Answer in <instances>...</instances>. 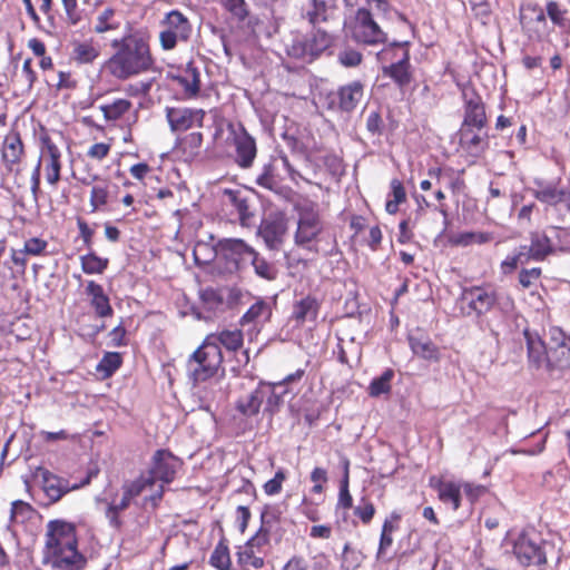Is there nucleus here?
<instances>
[{
	"mask_svg": "<svg viewBox=\"0 0 570 570\" xmlns=\"http://www.w3.org/2000/svg\"><path fill=\"white\" fill-rule=\"evenodd\" d=\"M151 40L148 27L129 28L120 38L112 39L114 51L104 63L106 73L115 80L127 81L155 71L157 59Z\"/></svg>",
	"mask_w": 570,
	"mask_h": 570,
	"instance_id": "nucleus-1",
	"label": "nucleus"
},
{
	"mask_svg": "<svg viewBox=\"0 0 570 570\" xmlns=\"http://www.w3.org/2000/svg\"><path fill=\"white\" fill-rule=\"evenodd\" d=\"M42 564L58 570H83L88 560L79 550L77 524L52 519L46 524Z\"/></svg>",
	"mask_w": 570,
	"mask_h": 570,
	"instance_id": "nucleus-2",
	"label": "nucleus"
},
{
	"mask_svg": "<svg viewBox=\"0 0 570 570\" xmlns=\"http://www.w3.org/2000/svg\"><path fill=\"white\" fill-rule=\"evenodd\" d=\"M335 37L320 27L294 29L283 39L286 56L301 63H312L334 45Z\"/></svg>",
	"mask_w": 570,
	"mask_h": 570,
	"instance_id": "nucleus-3",
	"label": "nucleus"
},
{
	"mask_svg": "<svg viewBox=\"0 0 570 570\" xmlns=\"http://www.w3.org/2000/svg\"><path fill=\"white\" fill-rule=\"evenodd\" d=\"M41 171L45 179L51 188H57L61 180L62 153L59 146L53 141L48 131L42 130L39 136V158L31 173L30 189L33 198L37 200L41 193Z\"/></svg>",
	"mask_w": 570,
	"mask_h": 570,
	"instance_id": "nucleus-4",
	"label": "nucleus"
},
{
	"mask_svg": "<svg viewBox=\"0 0 570 570\" xmlns=\"http://www.w3.org/2000/svg\"><path fill=\"white\" fill-rule=\"evenodd\" d=\"M223 363L222 348L204 338L186 362L188 380L197 386L215 377H223L225 375Z\"/></svg>",
	"mask_w": 570,
	"mask_h": 570,
	"instance_id": "nucleus-5",
	"label": "nucleus"
},
{
	"mask_svg": "<svg viewBox=\"0 0 570 570\" xmlns=\"http://www.w3.org/2000/svg\"><path fill=\"white\" fill-rule=\"evenodd\" d=\"M379 58L389 62L382 67L383 77L391 79L400 91H405L414 79L410 42H393L380 52Z\"/></svg>",
	"mask_w": 570,
	"mask_h": 570,
	"instance_id": "nucleus-6",
	"label": "nucleus"
},
{
	"mask_svg": "<svg viewBox=\"0 0 570 570\" xmlns=\"http://www.w3.org/2000/svg\"><path fill=\"white\" fill-rule=\"evenodd\" d=\"M203 249H208L206 243H198L193 250L195 262L198 265H206L217 257L224 262L225 268L228 272L239 271L242 265L250 259L255 250L240 238H223L218 240L212 249L213 253L204 261L199 256Z\"/></svg>",
	"mask_w": 570,
	"mask_h": 570,
	"instance_id": "nucleus-7",
	"label": "nucleus"
},
{
	"mask_svg": "<svg viewBox=\"0 0 570 570\" xmlns=\"http://www.w3.org/2000/svg\"><path fill=\"white\" fill-rule=\"evenodd\" d=\"M297 227L294 233V244L314 254L320 253V243L325 233V223L317 204L307 203L298 205Z\"/></svg>",
	"mask_w": 570,
	"mask_h": 570,
	"instance_id": "nucleus-8",
	"label": "nucleus"
},
{
	"mask_svg": "<svg viewBox=\"0 0 570 570\" xmlns=\"http://www.w3.org/2000/svg\"><path fill=\"white\" fill-rule=\"evenodd\" d=\"M159 26L158 41L164 51H171L179 43H186L191 38V21L178 9H173L165 13Z\"/></svg>",
	"mask_w": 570,
	"mask_h": 570,
	"instance_id": "nucleus-9",
	"label": "nucleus"
},
{
	"mask_svg": "<svg viewBox=\"0 0 570 570\" xmlns=\"http://www.w3.org/2000/svg\"><path fill=\"white\" fill-rule=\"evenodd\" d=\"M460 302L468 307L466 315L481 317L493 311L500 301V294L491 283L463 287Z\"/></svg>",
	"mask_w": 570,
	"mask_h": 570,
	"instance_id": "nucleus-10",
	"label": "nucleus"
},
{
	"mask_svg": "<svg viewBox=\"0 0 570 570\" xmlns=\"http://www.w3.org/2000/svg\"><path fill=\"white\" fill-rule=\"evenodd\" d=\"M348 28L352 39L358 45L376 46L384 43L387 39L386 32L376 22L368 8H358Z\"/></svg>",
	"mask_w": 570,
	"mask_h": 570,
	"instance_id": "nucleus-11",
	"label": "nucleus"
},
{
	"mask_svg": "<svg viewBox=\"0 0 570 570\" xmlns=\"http://www.w3.org/2000/svg\"><path fill=\"white\" fill-rule=\"evenodd\" d=\"M27 151L20 132L16 129L4 135L0 144V166L4 176H19L22 173Z\"/></svg>",
	"mask_w": 570,
	"mask_h": 570,
	"instance_id": "nucleus-12",
	"label": "nucleus"
},
{
	"mask_svg": "<svg viewBox=\"0 0 570 570\" xmlns=\"http://www.w3.org/2000/svg\"><path fill=\"white\" fill-rule=\"evenodd\" d=\"M519 22L522 33L529 40L542 41L550 35L546 8L538 2L528 1L520 6Z\"/></svg>",
	"mask_w": 570,
	"mask_h": 570,
	"instance_id": "nucleus-13",
	"label": "nucleus"
},
{
	"mask_svg": "<svg viewBox=\"0 0 570 570\" xmlns=\"http://www.w3.org/2000/svg\"><path fill=\"white\" fill-rule=\"evenodd\" d=\"M227 130L236 153L235 163L240 168H250L257 155L255 138L249 135L243 124L228 122Z\"/></svg>",
	"mask_w": 570,
	"mask_h": 570,
	"instance_id": "nucleus-14",
	"label": "nucleus"
},
{
	"mask_svg": "<svg viewBox=\"0 0 570 570\" xmlns=\"http://www.w3.org/2000/svg\"><path fill=\"white\" fill-rule=\"evenodd\" d=\"M165 116L171 132H186L193 128L203 127L206 111L200 108L167 106Z\"/></svg>",
	"mask_w": 570,
	"mask_h": 570,
	"instance_id": "nucleus-15",
	"label": "nucleus"
},
{
	"mask_svg": "<svg viewBox=\"0 0 570 570\" xmlns=\"http://www.w3.org/2000/svg\"><path fill=\"white\" fill-rule=\"evenodd\" d=\"M512 553L522 567L543 566L548 561L543 541L538 542L525 532L513 541Z\"/></svg>",
	"mask_w": 570,
	"mask_h": 570,
	"instance_id": "nucleus-16",
	"label": "nucleus"
},
{
	"mask_svg": "<svg viewBox=\"0 0 570 570\" xmlns=\"http://www.w3.org/2000/svg\"><path fill=\"white\" fill-rule=\"evenodd\" d=\"M570 368V335L561 327L549 328V371Z\"/></svg>",
	"mask_w": 570,
	"mask_h": 570,
	"instance_id": "nucleus-17",
	"label": "nucleus"
},
{
	"mask_svg": "<svg viewBox=\"0 0 570 570\" xmlns=\"http://www.w3.org/2000/svg\"><path fill=\"white\" fill-rule=\"evenodd\" d=\"M183 466V461L174 455L169 450H157L151 458V465L148 471V478L155 482L161 481L163 483H171L177 474V471Z\"/></svg>",
	"mask_w": 570,
	"mask_h": 570,
	"instance_id": "nucleus-18",
	"label": "nucleus"
},
{
	"mask_svg": "<svg viewBox=\"0 0 570 570\" xmlns=\"http://www.w3.org/2000/svg\"><path fill=\"white\" fill-rule=\"evenodd\" d=\"M462 100L464 115L461 125L474 126L476 130H482L488 124L482 97L472 86H464L462 88Z\"/></svg>",
	"mask_w": 570,
	"mask_h": 570,
	"instance_id": "nucleus-19",
	"label": "nucleus"
},
{
	"mask_svg": "<svg viewBox=\"0 0 570 570\" xmlns=\"http://www.w3.org/2000/svg\"><path fill=\"white\" fill-rule=\"evenodd\" d=\"M269 544L252 537L236 551L237 564L242 570H261L266 564L267 551Z\"/></svg>",
	"mask_w": 570,
	"mask_h": 570,
	"instance_id": "nucleus-20",
	"label": "nucleus"
},
{
	"mask_svg": "<svg viewBox=\"0 0 570 570\" xmlns=\"http://www.w3.org/2000/svg\"><path fill=\"white\" fill-rule=\"evenodd\" d=\"M39 475L41 478V489L48 499L49 505L59 502L66 494L81 487V484L71 485L68 479L59 476L47 469L40 468ZM88 482V480L85 481L82 485Z\"/></svg>",
	"mask_w": 570,
	"mask_h": 570,
	"instance_id": "nucleus-21",
	"label": "nucleus"
},
{
	"mask_svg": "<svg viewBox=\"0 0 570 570\" xmlns=\"http://www.w3.org/2000/svg\"><path fill=\"white\" fill-rule=\"evenodd\" d=\"M365 85L361 80H353L348 83L340 86L333 94L331 107L342 112H353L364 98Z\"/></svg>",
	"mask_w": 570,
	"mask_h": 570,
	"instance_id": "nucleus-22",
	"label": "nucleus"
},
{
	"mask_svg": "<svg viewBox=\"0 0 570 570\" xmlns=\"http://www.w3.org/2000/svg\"><path fill=\"white\" fill-rule=\"evenodd\" d=\"M534 184L537 188L533 189L532 195L537 200L553 207L563 204L570 212V187H561L560 181L535 180Z\"/></svg>",
	"mask_w": 570,
	"mask_h": 570,
	"instance_id": "nucleus-23",
	"label": "nucleus"
},
{
	"mask_svg": "<svg viewBox=\"0 0 570 570\" xmlns=\"http://www.w3.org/2000/svg\"><path fill=\"white\" fill-rule=\"evenodd\" d=\"M79 183L85 186L96 183L89 195L90 212H106L111 199V183L108 179H101L98 175L80 177Z\"/></svg>",
	"mask_w": 570,
	"mask_h": 570,
	"instance_id": "nucleus-24",
	"label": "nucleus"
},
{
	"mask_svg": "<svg viewBox=\"0 0 570 570\" xmlns=\"http://www.w3.org/2000/svg\"><path fill=\"white\" fill-rule=\"evenodd\" d=\"M474 126L461 125L458 131L459 147L468 156L478 158L489 149L488 136L480 135Z\"/></svg>",
	"mask_w": 570,
	"mask_h": 570,
	"instance_id": "nucleus-25",
	"label": "nucleus"
},
{
	"mask_svg": "<svg viewBox=\"0 0 570 570\" xmlns=\"http://www.w3.org/2000/svg\"><path fill=\"white\" fill-rule=\"evenodd\" d=\"M204 135L199 130L180 135L176 138L173 153L181 160L191 163L202 154Z\"/></svg>",
	"mask_w": 570,
	"mask_h": 570,
	"instance_id": "nucleus-26",
	"label": "nucleus"
},
{
	"mask_svg": "<svg viewBox=\"0 0 570 570\" xmlns=\"http://www.w3.org/2000/svg\"><path fill=\"white\" fill-rule=\"evenodd\" d=\"M429 487L438 492V499L443 504H450L453 511H458L462 504V484L444 480L442 476L432 475Z\"/></svg>",
	"mask_w": 570,
	"mask_h": 570,
	"instance_id": "nucleus-27",
	"label": "nucleus"
},
{
	"mask_svg": "<svg viewBox=\"0 0 570 570\" xmlns=\"http://www.w3.org/2000/svg\"><path fill=\"white\" fill-rule=\"evenodd\" d=\"M523 335L527 343L528 363L530 367L539 370L543 365L549 370V347L537 332L525 328Z\"/></svg>",
	"mask_w": 570,
	"mask_h": 570,
	"instance_id": "nucleus-28",
	"label": "nucleus"
},
{
	"mask_svg": "<svg viewBox=\"0 0 570 570\" xmlns=\"http://www.w3.org/2000/svg\"><path fill=\"white\" fill-rule=\"evenodd\" d=\"M407 341L414 355L426 361L438 362L440 360L439 347L432 342L424 330L417 327L411 331L407 335Z\"/></svg>",
	"mask_w": 570,
	"mask_h": 570,
	"instance_id": "nucleus-29",
	"label": "nucleus"
},
{
	"mask_svg": "<svg viewBox=\"0 0 570 570\" xmlns=\"http://www.w3.org/2000/svg\"><path fill=\"white\" fill-rule=\"evenodd\" d=\"M570 0H547L544 3L548 20L562 35H570Z\"/></svg>",
	"mask_w": 570,
	"mask_h": 570,
	"instance_id": "nucleus-30",
	"label": "nucleus"
},
{
	"mask_svg": "<svg viewBox=\"0 0 570 570\" xmlns=\"http://www.w3.org/2000/svg\"><path fill=\"white\" fill-rule=\"evenodd\" d=\"M106 121L116 122L124 120L127 116L132 115V121L138 119V109L134 108L132 102L127 98H114L99 106Z\"/></svg>",
	"mask_w": 570,
	"mask_h": 570,
	"instance_id": "nucleus-31",
	"label": "nucleus"
},
{
	"mask_svg": "<svg viewBox=\"0 0 570 570\" xmlns=\"http://www.w3.org/2000/svg\"><path fill=\"white\" fill-rule=\"evenodd\" d=\"M321 306L322 303L316 296L307 294L294 302L291 317L299 325L306 322H315L318 317Z\"/></svg>",
	"mask_w": 570,
	"mask_h": 570,
	"instance_id": "nucleus-32",
	"label": "nucleus"
},
{
	"mask_svg": "<svg viewBox=\"0 0 570 570\" xmlns=\"http://www.w3.org/2000/svg\"><path fill=\"white\" fill-rule=\"evenodd\" d=\"M214 346H223L227 352L237 353L244 346V333L240 328H223L205 336Z\"/></svg>",
	"mask_w": 570,
	"mask_h": 570,
	"instance_id": "nucleus-33",
	"label": "nucleus"
},
{
	"mask_svg": "<svg viewBox=\"0 0 570 570\" xmlns=\"http://www.w3.org/2000/svg\"><path fill=\"white\" fill-rule=\"evenodd\" d=\"M281 515L277 507H265L261 513V527L253 537L269 544L272 535L279 530Z\"/></svg>",
	"mask_w": 570,
	"mask_h": 570,
	"instance_id": "nucleus-34",
	"label": "nucleus"
},
{
	"mask_svg": "<svg viewBox=\"0 0 570 570\" xmlns=\"http://www.w3.org/2000/svg\"><path fill=\"white\" fill-rule=\"evenodd\" d=\"M86 294L90 296V305L95 314L100 317H110L114 314L109 297L105 294L104 287L95 281H88Z\"/></svg>",
	"mask_w": 570,
	"mask_h": 570,
	"instance_id": "nucleus-35",
	"label": "nucleus"
},
{
	"mask_svg": "<svg viewBox=\"0 0 570 570\" xmlns=\"http://www.w3.org/2000/svg\"><path fill=\"white\" fill-rule=\"evenodd\" d=\"M530 248L533 262H543L548 256L557 252V245L552 237L546 233H532Z\"/></svg>",
	"mask_w": 570,
	"mask_h": 570,
	"instance_id": "nucleus-36",
	"label": "nucleus"
},
{
	"mask_svg": "<svg viewBox=\"0 0 570 570\" xmlns=\"http://www.w3.org/2000/svg\"><path fill=\"white\" fill-rule=\"evenodd\" d=\"M175 80L184 89L186 97L194 98L198 95L200 90V73L193 62H188L175 77Z\"/></svg>",
	"mask_w": 570,
	"mask_h": 570,
	"instance_id": "nucleus-37",
	"label": "nucleus"
},
{
	"mask_svg": "<svg viewBox=\"0 0 570 570\" xmlns=\"http://www.w3.org/2000/svg\"><path fill=\"white\" fill-rule=\"evenodd\" d=\"M267 392L268 387L265 384H259L250 394L237 401L236 409L245 416L258 414Z\"/></svg>",
	"mask_w": 570,
	"mask_h": 570,
	"instance_id": "nucleus-38",
	"label": "nucleus"
},
{
	"mask_svg": "<svg viewBox=\"0 0 570 570\" xmlns=\"http://www.w3.org/2000/svg\"><path fill=\"white\" fill-rule=\"evenodd\" d=\"M287 226L283 218L264 220L259 227V234L271 248L276 247L283 242Z\"/></svg>",
	"mask_w": 570,
	"mask_h": 570,
	"instance_id": "nucleus-39",
	"label": "nucleus"
},
{
	"mask_svg": "<svg viewBox=\"0 0 570 570\" xmlns=\"http://www.w3.org/2000/svg\"><path fill=\"white\" fill-rule=\"evenodd\" d=\"M227 204L232 206L238 216L242 226H248L253 214L249 210L248 198L240 191L235 189H225Z\"/></svg>",
	"mask_w": 570,
	"mask_h": 570,
	"instance_id": "nucleus-40",
	"label": "nucleus"
},
{
	"mask_svg": "<svg viewBox=\"0 0 570 570\" xmlns=\"http://www.w3.org/2000/svg\"><path fill=\"white\" fill-rule=\"evenodd\" d=\"M99 55V48L92 40L75 41L72 43L71 59L77 65L92 63Z\"/></svg>",
	"mask_w": 570,
	"mask_h": 570,
	"instance_id": "nucleus-41",
	"label": "nucleus"
},
{
	"mask_svg": "<svg viewBox=\"0 0 570 570\" xmlns=\"http://www.w3.org/2000/svg\"><path fill=\"white\" fill-rule=\"evenodd\" d=\"M493 240V234L490 232H461L450 236L449 243L452 246L468 247L472 245H483Z\"/></svg>",
	"mask_w": 570,
	"mask_h": 570,
	"instance_id": "nucleus-42",
	"label": "nucleus"
},
{
	"mask_svg": "<svg viewBox=\"0 0 570 570\" xmlns=\"http://www.w3.org/2000/svg\"><path fill=\"white\" fill-rule=\"evenodd\" d=\"M272 316L269 304L263 298L257 299L239 318V325L257 324L262 321H268Z\"/></svg>",
	"mask_w": 570,
	"mask_h": 570,
	"instance_id": "nucleus-43",
	"label": "nucleus"
},
{
	"mask_svg": "<svg viewBox=\"0 0 570 570\" xmlns=\"http://www.w3.org/2000/svg\"><path fill=\"white\" fill-rule=\"evenodd\" d=\"M208 563L216 570H230L232 558L228 541L223 537L215 546Z\"/></svg>",
	"mask_w": 570,
	"mask_h": 570,
	"instance_id": "nucleus-44",
	"label": "nucleus"
},
{
	"mask_svg": "<svg viewBox=\"0 0 570 570\" xmlns=\"http://www.w3.org/2000/svg\"><path fill=\"white\" fill-rule=\"evenodd\" d=\"M37 515V510L28 502L16 500L11 503L9 524L11 527L26 524Z\"/></svg>",
	"mask_w": 570,
	"mask_h": 570,
	"instance_id": "nucleus-45",
	"label": "nucleus"
},
{
	"mask_svg": "<svg viewBox=\"0 0 570 570\" xmlns=\"http://www.w3.org/2000/svg\"><path fill=\"white\" fill-rule=\"evenodd\" d=\"M330 6L325 0H308L305 9L304 18L312 27H317L322 22L328 20Z\"/></svg>",
	"mask_w": 570,
	"mask_h": 570,
	"instance_id": "nucleus-46",
	"label": "nucleus"
},
{
	"mask_svg": "<svg viewBox=\"0 0 570 570\" xmlns=\"http://www.w3.org/2000/svg\"><path fill=\"white\" fill-rule=\"evenodd\" d=\"M81 269L87 275H101L108 268L109 259L98 256L92 249L80 256Z\"/></svg>",
	"mask_w": 570,
	"mask_h": 570,
	"instance_id": "nucleus-47",
	"label": "nucleus"
},
{
	"mask_svg": "<svg viewBox=\"0 0 570 570\" xmlns=\"http://www.w3.org/2000/svg\"><path fill=\"white\" fill-rule=\"evenodd\" d=\"M199 299L203 307L210 312L223 311L225 307V297L219 288H202L199 291Z\"/></svg>",
	"mask_w": 570,
	"mask_h": 570,
	"instance_id": "nucleus-48",
	"label": "nucleus"
},
{
	"mask_svg": "<svg viewBox=\"0 0 570 570\" xmlns=\"http://www.w3.org/2000/svg\"><path fill=\"white\" fill-rule=\"evenodd\" d=\"M116 10L111 7L105 8L96 18L94 32L104 35L119 29L120 22L116 20Z\"/></svg>",
	"mask_w": 570,
	"mask_h": 570,
	"instance_id": "nucleus-49",
	"label": "nucleus"
},
{
	"mask_svg": "<svg viewBox=\"0 0 570 570\" xmlns=\"http://www.w3.org/2000/svg\"><path fill=\"white\" fill-rule=\"evenodd\" d=\"M122 365V356L119 352H106L96 366V371L102 379L111 377Z\"/></svg>",
	"mask_w": 570,
	"mask_h": 570,
	"instance_id": "nucleus-50",
	"label": "nucleus"
},
{
	"mask_svg": "<svg viewBox=\"0 0 570 570\" xmlns=\"http://www.w3.org/2000/svg\"><path fill=\"white\" fill-rule=\"evenodd\" d=\"M543 271L541 267H521L518 273V285L521 291H529L534 294V288L540 283Z\"/></svg>",
	"mask_w": 570,
	"mask_h": 570,
	"instance_id": "nucleus-51",
	"label": "nucleus"
},
{
	"mask_svg": "<svg viewBox=\"0 0 570 570\" xmlns=\"http://www.w3.org/2000/svg\"><path fill=\"white\" fill-rule=\"evenodd\" d=\"M344 473L340 483V491L336 508L345 511L353 507V497L350 492V461L344 459L343 461Z\"/></svg>",
	"mask_w": 570,
	"mask_h": 570,
	"instance_id": "nucleus-52",
	"label": "nucleus"
},
{
	"mask_svg": "<svg viewBox=\"0 0 570 570\" xmlns=\"http://www.w3.org/2000/svg\"><path fill=\"white\" fill-rule=\"evenodd\" d=\"M390 188L391 191L389 196L391 198L387 199L385 204V210L394 215L399 212L400 205L406 202V190L403 183L397 178L391 180Z\"/></svg>",
	"mask_w": 570,
	"mask_h": 570,
	"instance_id": "nucleus-53",
	"label": "nucleus"
},
{
	"mask_svg": "<svg viewBox=\"0 0 570 570\" xmlns=\"http://www.w3.org/2000/svg\"><path fill=\"white\" fill-rule=\"evenodd\" d=\"M394 371L386 368L379 377H374L367 389L371 397H379L382 394H389L392 390V380L394 379Z\"/></svg>",
	"mask_w": 570,
	"mask_h": 570,
	"instance_id": "nucleus-54",
	"label": "nucleus"
},
{
	"mask_svg": "<svg viewBox=\"0 0 570 570\" xmlns=\"http://www.w3.org/2000/svg\"><path fill=\"white\" fill-rule=\"evenodd\" d=\"M250 263L254 267V271L257 276L264 278L266 281H275L278 276L277 267L268 262L266 258L259 256V254L254 250L253 256L250 257Z\"/></svg>",
	"mask_w": 570,
	"mask_h": 570,
	"instance_id": "nucleus-55",
	"label": "nucleus"
},
{
	"mask_svg": "<svg viewBox=\"0 0 570 570\" xmlns=\"http://www.w3.org/2000/svg\"><path fill=\"white\" fill-rule=\"evenodd\" d=\"M424 215V207L419 206V208L415 210V216H409L407 218L403 219L399 224V234H397V242L400 244H407L412 242L414 237L413 227L416 226L420 218Z\"/></svg>",
	"mask_w": 570,
	"mask_h": 570,
	"instance_id": "nucleus-56",
	"label": "nucleus"
},
{
	"mask_svg": "<svg viewBox=\"0 0 570 570\" xmlns=\"http://www.w3.org/2000/svg\"><path fill=\"white\" fill-rule=\"evenodd\" d=\"M256 184L265 189L277 193L281 189L276 168L273 164H266L263 167L262 173L256 178Z\"/></svg>",
	"mask_w": 570,
	"mask_h": 570,
	"instance_id": "nucleus-57",
	"label": "nucleus"
},
{
	"mask_svg": "<svg viewBox=\"0 0 570 570\" xmlns=\"http://www.w3.org/2000/svg\"><path fill=\"white\" fill-rule=\"evenodd\" d=\"M65 11V21L68 26L76 27L85 19V10L78 4V0H61Z\"/></svg>",
	"mask_w": 570,
	"mask_h": 570,
	"instance_id": "nucleus-58",
	"label": "nucleus"
},
{
	"mask_svg": "<svg viewBox=\"0 0 570 570\" xmlns=\"http://www.w3.org/2000/svg\"><path fill=\"white\" fill-rule=\"evenodd\" d=\"M353 512L354 515L362 522V524L367 525L372 522L376 513V508L368 497L363 495L360 499L358 504L354 508Z\"/></svg>",
	"mask_w": 570,
	"mask_h": 570,
	"instance_id": "nucleus-59",
	"label": "nucleus"
},
{
	"mask_svg": "<svg viewBox=\"0 0 570 570\" xmlns=\"http://www.w3.org/2000/svg\"><path fill=\"white\" fill-rule=\"evenodd\" d=\"M112 142V137L108 138L106 141L95 142L87 149L86 156L91 160L101 163L109 156Z\"/></svg>",
	"mask_w": 570,
	"mask_h": 570,
	"instance_id": "nucleus-60",
	"label": "nucleus"
},
{
	"mask_svg": "<svg viewBox=\"0 0 570 570\" xmlns=\"http://www.w3.org/2000/svg\"><path fill=\"white\" fill-rule=\"evenodd\" d=\"M153 479H149L148 476H139L136 480L125 483L122 485V491L130 498L134 499L141 494V492L146 488L153 487Z\"/></svg>",
	"mask_w": 570,
	"mask_h": 570,
	"instance_id": "nucleus-61",
	"label": "nucleus"
},
{
	"mask_svg": "<svg viewBox=\"0 0 570 570\" xmlns=\"http://www.w3.org/2000/svg\"><path fill=\"white\" fill-rule=\"evenodd\" d=\"M287 479V473L284 469H278L273 479L264 483L263 490L267 495L279 494L283 490V483Z\"/></svg>",
	"mask_w": 570,
	"mask_h": 570,
	"instance_id": "nucleus-62",
	"label": "nucleus"
},
{
	"mask_svg": "<svg viewBox=\"0 0 570 570\" xmlns=\"http://www.w3.org/2000/svg\"><path fill=\"white\" fill-rule=\"evenodd\" d=\"M10 259L16 267V271L11 269V277L23 276L28 264L27 253L23 249L11 248Z\"/></svg>",
	"mask_w": 570,
	"mask_h": 570,
	"instance_id": "nucleus-63",
	"label": "nucleus"
},
{
	"mask_svg": "<svg viewBox=\"0 0 570 570\" xmlns=\"http://www.w3.org/2000/svg\"><path fill=\"white\" fill-rule=\"evenodd\" d=\"M393 534L394 533L381 530L379 548H377V552H376L377 561H384V562L391 561L392 557L389 556V551L392 548L393 542H394Z\"/></svg>",
	"mask_w": 570,
	"mask_h": 570,
	"instance_id": "nucleus-64",
	"label": "nucleus"
}]
</instances>
